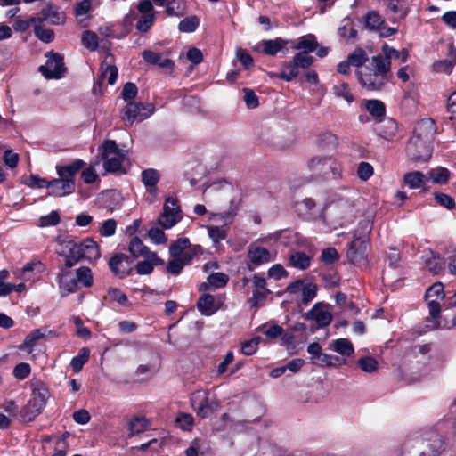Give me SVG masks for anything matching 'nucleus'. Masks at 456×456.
I'll list each match as a JSON object with an SVG mask.
<instances>
[{"label":"nucleus","instance_id":"nucleus-50","mask_svg":"<svg viewBox=\"0 0 456 456\" xmlns=\"http://www.w3.org/2000/svg\"><path fill=\"white\" fill-rule=\"evenodd\" d=\"M425 297L426 300L436 299L438 301L439 299H443L444 297L443 284L441 282L434 283L426 291Z\"/></svg>","mask_w":456,"mask_h":456},{"label":"nucleus","instance_id":"nucleus-32","mask_svg":"<svg viewBox=\"0 0 456 456\" xmlns=\"http://www.w3.org/2000/svg\"><path fill=\"white\" fill-rule=\"evenodd\" d=\"M289 263L295 268L305 270L310 266L311 258L304 252H296L290 255Z\"/></svg>","mask_w":456,"mask_h":456},{"label":"nucleus","instance_id":"nucleus-25","mask_svg":"<svg viewBox=\"0 0 456 456\" xmlns=\"http://www.w3.org/2000/svg\"><path fill=\"white\" fill-rule=\"evenodd\" d=\"M81 250L83 258L88 261H94L100 257L101 253L97 243L90 238L83 240L81 242Z\"/></svg>","mask_w":456,"mask_h":456},{"label":"nucleus","instance_id":"nucleus-28","mask_svg":"<svg viewBox=\"0 0 456 456\" xmlns=\"http://www.w3.org/2000/svg\"><path fill=\"white\" fill-rule=\"evenodd\" d=\"M43 407L37 405L30 399L28 403L20 410V418L22 421H32L41 413Z\"/></svg>","mask_w":456,"mask_h":456},{"label":"nucleus","instance_id":"nucleus-63","mask_svg":"<svg viewBox=\"0 0 456 456\" xmlns=\"http://www.w3.org/2000/svg\"><path fill=\"white\" fill-rule=\"evenodd\" d=\"M60 215L57 211L53 210L50 214L40 217V226H53L60 223Z\"/></svg>","mask_w":456,"mask_h":456},{"label":"nucleus","instance_id":"nucleus-43","mask_svg":"<svg viewBox=\"0 0 456 456\" xmlns=\"http://www.w3.org/2000/svg\"><path fill=\"white\" fill-rule=\"evenodd\" d=\"M430 178L436 183H446L450 177V171L445 167H437L428 172Z\"/></svg>","mask_w":456,"mask_h":456},{"label":"nucleus","instance_id":"nucleus-39","mask_svg":"<svg viewBox=\"0 0 456 456\" xmlns=\"http://www.w3.org/2000/svg\"><path fill=\"white\" fill-rule=\"evenodd\" d=\"M89 358V350L86 347L82 348L78 354L71 359L70 366L75 372H79Z\"/></svg>","mask_w":456,"mask_h":456},{"label":"nucleus","instance_id":"nucleus-45","mask_svg":"<svg viewBox=\"0 0 456 456\" xmlns=\"http://www.w3.org/2000/svg\"><path fill=\"white\" fill-rule=\"evenodd\" d=\"M275 240L285 246H290L297 240V233L292 230H282L275 233Z\"/></svg>","mask_w":456,"mask_h":456},{"label":"nucleus","instance_id":"nucleus-4","mask_svg":"<svg viewBox=\"0 0 456 456\" xmlns=\"http://www.w3.org/2000/svg\"><path fill=\"white\" fill-rule=\"evenodd\" d=\"M314 62V57L304 53H297L290 61H286L281 66L279 74L272 73V77H279L285 81H291L299 75V69H307Z\"/></svg>","mask_w":456,"mask_h":456},{"label":"nucleus","instance_id":"nucleus-34","mask_svg":"<svg viewBox=\"0 0 456 456\" xmlns=\"http://www.w3.org/2000/svg\"><path fill=\"white\" fill-rule=\"evenodd\" d=\"M385 20L376 11H370L364 16L365 27L370 30H378Z\"/></svg>","mask_w":456,"mask_h":456},{"label":"nucleus","instance_id":"nucleus-5","mask_svg":"<svg viewBox=\"0 0 456 456\" xmlns=\"http://www.w3.org/2000/svg\"><path fill=\"white\" fill-rule=\"evenodd\" d=\"M203 253L200 245L191 244L188 238H178L169 246L171 257H177L183 263L190 265L194 258Z\"/></svg>","mask_w":456,"mask_h":456},{"label":"nucleus","instance_id":"nucleus-26","mask_svg":"<svg viewBox=\"0 0 456 456\" xmlns=\"http://www.w3.org/2000/svg\"><path fill=\"white\" fill-rule=\"evenodd\" d=\"M86 166V162L82 159H76L69 165L57 166L56 171L60 177L71 178L74 180L75 175Z\"/></svg>","mask_w":456,"mask_h":456},{"label":"nucleus","instance_id":"nucleus-22","mask_svg":"<svg viewBox=\"0 0 456 456\" xmlns=\"http://www.w3.org/2000/svg\"><path fill=\"white\" fill-rule=\"evenodd\" d=\"M289 43L292 44L291 47L293 49L307 54L315 51L318 46L315 37L312 34L299 37L297 43L293 41H289Z\"/></svg>","mask_w":456,"mask_h":456},{"label":"nucleus","instance_id":"nucleus-6","mask_svg":"<svg viewBox=\"0 0 456 456\" xmlns=\"http://www.w3.org/2000/svg\"><path fill=\"white\" fill-rule=\"evenodd\" d=\"M362 235L354 233V240L350 243L346 256L354 265H360L365 262L367 258V250L369 247V239L367 233L370 232L369 224L366 223Z\"/></svg>","mask_w":456,"mask_h":456},{"label":"nucleus","instance_id":"nucleus-13","mask_svg":"<svg viewBox=\"0 0 456 456\" xmlns=\"http://www.w3.org/2000/svg\"><path fill=\"white\" fill-rule=\"evenodd\" d=\"M60 248L56 249L59 256L65 258V268H71L80 260L84 259L81 250V244L73 240H66L60 244Z\"/></svg>","mask_w":456,"mask_h":456},{"label":"nucleus","instance_id":"nucleus-47","mask_svg":"<svg viewBox=\"0 0 456 456\" xmlns=\"http://www.w3.org/2000/svg\"><path fill=\"white\" fill-rule=\"evenodd\" d=\"M426 267L429 272L437 274L444 269L445 262L439 256H432L426 260Z\"/></svg>","mask_w":456,"mask_h":456},{"label":"nucleus","instance_id":"nucleus-2","mask_svg":"<svg viewBox=\"0 0 456 456\" xmlns=\"http://www.w3.org/2000/svg\"><path fill=\"white\" fill-rule=\"evenodd\" d=\"M307 167L316 180L330 181L342 177L343 166L333 156H314L308 160Z\"/></svg>","mask_w":456,"mask_h":456},{"label":"nucleus","instance_id":"nucleus-33","mask_svg":"<svg viewBox=\"0 0 456 456\" xmlns=\"http://www.w3.org/2000/svg\"><path fill=\"white\" fill-rule=\"evenodd\" d=\"M129 251L133 256L132 258L140 256L147 257L150 253L148 248L143 245L142 241L138 237H134L129 243Z\"/></svg>","mask_w":456,"mask_h":456},{"label":"nucleus","instance_id":"nucleus-37","mask_svg":"<svg viewBox=\"0 0 456 456\" xmlns=\"http://www.w3.org/2000/svg\"><path fill=\"white\" fill-rule=\"evenodd\" d=\"M333 348L337 353L344 356H350L354 354L353 344L346 338L334 340Z\"/></svg>","mask_w":456,"mask_h":456},{"label":"nucleus","instance_id":"nucleus-31","mask_svg":"<svg viewBox=\"0 0 456 456\" xmlns=\"http://www.w3.org/2000/svg\"><path fill=\"white\" fill-rule=\"evenodd\" d=\"M403 180L405 184L411 189H418L425 184V175L419 171L405 174Z\"/></svg>","mask_w":456,"mask_h":456},{"label":"nucleus","instance_id":"nucleus-46","mask_svg":"<svg viewBox=\"0 0 456 456\" xmlns=\"http://www.w3.org/2000/svg\"><path fill=\"white\" fill-rule=\"evenodd\" d=\"M239 210V201L232 200L228 210L216 214L215 216L225 222H232L236 216Z\"/></svg>","mask_w":456,"mask_h":456},{"label":"nucleus","instance_id":"nucleus-8","mask_svg":"<svg viewBox=\"0 0 456 456\" xmlns=\"http://www.w3.org/2000/svg\"><path fill=\"white\" fill-rule=\"evenodd\" d=\"M191 403L197 415L202 419L208 418L218 409L215 395L209 391H196L191 398Z\"/></svg>","mask_w":456,"mask_h":456},{"label":"nucleus","instance_id":"nucleus-17","mask_svg":"<svg viewBox=\"0 0 456 456\" xmlns=\"http://www.w3.org/2000/svg\"><path fill=\"white\" fill-rule=\"evenodd\" d=\"M49 195L63 197L75 191V181L71 178L60 177L51 180Z\"/></svg>","mask_w":456,"mask_h":456},{"label":"nucleus","instance_id":"nucleus-61","mask_svg":"<svg viewBox=\"0 0 456 456\" xmlns=\"http://www.w3.org/2000/svg\"><path fill=\"white\" fill-rule=\"evenodd\" d=\"M259 342L260 338L258 337L243 342L241 345L242 354L248 356L254 354L258 348Z\"/></svg>","mask_w":456,"mask_h":456},{"label":"nucleus","instance_id":"nucleus-9","mask_svg":"<svg viewBox=\"0 0 456 456\" xmlns=\"http://www.w3.org/2000/svg\"><path fill=\"white\" fill-rule=\"evenodd\" d=\"M45 57L47 58L45 64L39 68L43 76L47 79H58L63 77L66 71L63 56L58 53L49 52Z\"/></svg>","mask_w":456,"mask_h":456},{"label":"nucleus","instance_id":"nucleus-59","mask_svg":"<svg viewBox=\"0 0 456 456\" xmlns=\"http://www.w3.org/2000/svg\"><path fill=\"white\" fill-rule=\"evenodd\" d=\"M185 265H188L183 263V261L177 257H172V259L167 262V271L173 275H178L182 273Z\"/></svg>","mask_w":456,"mask_h":456},{"label":"nucleus","instance_id":"nucleus-55","mask_svg":"<svg viewBox=\"0 0 456 456\" xmlns=\"http://www.w3.org/2000/svg\"><path fill=\"white\" fill-rule=\"evenodd\" d=\"M356 172L359 179L367 181L373 175L374 168L369 162L362 161L359 163Z\"/></svg>","mask_w":456,"mask_h":456},{"label":"nucleus","instance_id":"nucleus-44","mask_svg":"<svg viewBox=\"0 0 456 456\" xmlns=\"http://www.w3.org/2000/svg\"><path fill=\"white\" fill-rule=\"evenodd\" d=\"M208 234L214 244L219 243L227 236V229L224 226L210 225L207 227Z\"/></svg>","mask_w":456,"mask_h":456},{"label":"nucleus","instance_id":"nucleus-58","mask_svg":"<svg viewBox=\"0 0 456 456\" xmlns=\"http://www.w3.org/2000/svg\"><path fill=\"white\" fill-rule=\"evenodd\" d=\"M116 229L117 222L114 219L110 218L102 223L99 232L103 237H110L115 234Z\"/></svg>","mask_w":456,"mask_h":456},{"label":"nucleus","instance_id":"nucleus-16","mask_svg":"<svg viewBox=\"0 0 456 456\" xmlns=\"http://www.w3.org/2000/svg\"><path fill=\"white\" fill-rule=\"evenodd\" d=\"M247 256L255 266H259L274 260V256L270 250L254 243L248 246Z\"/></svg>","mask_w":456,"mask_h":456},{"label":"nucleus","instance_id":"nucleus-12","mask_svg":"<svg viewBox=\"0 0 456 456\" xmlns=\"http://www.w3.org/2000/svg\"><path fill=\"white\" fill-rule=\"evenodd\" d=\"M109 267L114 276L124 279L134 269V258L122 253L115 254L109 260Z\"/></svg>","mask_w":456,"mask_h":456},{"label":"nucleus","instance_id":"nucleus-20","mask_svg":"<svg viewBox=\"0 0 456 456\" xmlns=\"http://www.w3.org/2000/svg\"><path fill=\"white\" fill-rule=\"evenodd\" d=\"M67 269L68 268L61 269V273L57 276L61 297H66L70 293H74L79 289L76 277L74 278L71 272Z\"/></svg>","mask_w":456,"mask_h":456},{"label":"nucleus","instance_id":"nucleus-15","mask_svg":"<svg viewBox=\"0 0 456 456\" xmlns=\"http://www.w3.org/2000/svg\"><path fill=\"white\" fill-rule=\"evenodd\" d=\"M305 318L309 321H314L317 328L320 329L328 326L331 322L332 314L327 305L316 303L312 309L305 314Z\"/></svg>","mask_w":456,"mask_h":456},{"label":"nucleus","instance_id":"nucleus-53","mask_svg":"<svg viewBox=\"0 0 456 456\" xmlns=\"http://www.w3.org/2000/svg\"><path fill=\"white\" fill-rule=\"evenodd\" d=\"M81 40L83 45L89 50H95L98 47V37L93 31H84L82 34Z\"/></svg>","mask_w":456,"mask_h":456},{"label":"nucleus","instance_id":"nucleus-40","mask_svg":"<svg viewBox=\"0 0 456 456\" xmlns=\"http://www.w3.org/2000/svg\"><path fill=\"white\" fill-rule=\"evenodd\" d=\"M45 330L36 329L33 330L24 339L23 344L20 346V349L33 348L37 341L43 338L45 336Z\"/></svg>","mask_w":456,"mask_h":456},{"label":"nucleus","instance_id":"nucleus-19","mask_svg":"<svg viewBox=\"0 0 456 456\" xmlns=\"http://www.w3.org/2000/svg\"><path fill=\"white\" fill-rule=\"evenodd\" d=\"M436 133V126L432 118H423L418 121L411 137L432 142Z\"/></svg>","mask_w":456,"mask_h":456},{"label":"nucleus","instance_id":"nucleus-11","mask_svg":"<svg viewBox=\"0 0 456 456\" xmlns=\"http://www.w3.org/2000/svg\"><path fill=\"white\" fill-rule=\"evenodd\" d=\"M430 143L429 141L411 137L406 147L408 156L414 161L428 160L432 155Z\"/></svg>","mask_w":456,"mask_h":456},{"label":"nucleus","instance_id":"nucleus-30","mask_svg":"<svg viewBox=\"0 0 456 456\" xmlns=\"http://www.w3.org/2000/svg\"><path fill=\"white\" fill-rule=\"evenodd\" d=\"M382 53L384 57L391 62L392 60L401 59V62L404 63L408 59V51L406 49H403L401 52L395 49L392 46H389L387 44H384L382 45Z\"/></svg>","mask_w":456,"mask_h":456},{"label":"nucleus","instance_id":"nucleus-56","mask_svg":"<svg viewBox=\"0 0 456 456\" xmlns=\"http://www.w3.org/2000/svg\"><path fill=\"white\" fill-rule=\"evenodd\" d=\"M229 281L228 275L223 273H213L208 277V281L209 285L214 288H222L224 287Z\"/></svg>","mask_w":456,"mask_h":456},{"label":"nucleus","instance_id":"nucleus-36","mask_svg":"<svg viewBox=\"0 0 456 456\" xmlns=\"http://www.w3.org/2000/svg\"><path fill=\"white\" fill-rule=\"evenodd\" d=\"M76 279L78 285L81 284L82 286L86 288H89L93 285V274L89 267L81 266L78 269H77Z\"/></svg>","mask_w":456,"mask_h":456},{"label":"nucleus","instance_id":"nucleus-51","mask_svg":"<svg viewBox=\"0 0 456 456\" xmlns=\"http://www.w3.org/2000/svg\"><path fill=\"white\" fill-rule=\"evenodd\" d=\"M297 209L304 211L306 218L314 217V208L316 207L315 201L312 198H305L304 200L297 203Z\"/></svg>","mask_w":456,"mask_h":456},{"label":"nucleus","instance_id":"nucleus-14","mask_svg":"<svg viewBox=\"0 0 456 456\" xmlns=\"http://www.w3.org/2000/svg\"><path fill=\"white\" fill-rule=\"evenodd\" d=\"M424 448L420 456H441L445 451V443L443 436L436 431L426 434L423 441Z\"/></svg>","mask_w":456,"mask_h":456},{"label":"nucleus","instance_id":"nucleus-48","mask_svg":"<svg viewBox=\"0 0 456 456\" xmlns=\"http://www.w3.org/2000/svg\"><path fill=\"white\" fill-rule=\"evenodd\" d=\"M302 299L303 305H306L309 302L314 300L317 294V285L313 282L304 284L302 288Z\"/></svg>","mask_w":456,"mask_h":456},{"label":"nucleus","instance_id":"nucleus-24","mask_svg":"<svg viewBox=\"0 0 456 456\" xmlns=\"http://www.w3.org/2000/svg\"><path fill=\"white\" fill-rule=\"evenodd\" d=\"M289 40H284L281 37H277L275 39H265L260 42V45H262V52L270 56H274L278 52L283 49V46L286 44H289Z\"/></svg>","mask_w":456,"mask_h":456},{"label":"nucleus","instance_id":"nucleus-35","mask_svg":"<svg viewBox=\"0 0 456 456\" xmlns=\"http://www.w3.org/2000/svg\"><path fill=\"white\" fill-rule=\"evenodd\" d=\"M364 106L370 114L375 118H381L386 114L385 104L379 100H367Z\"/></svg>","mask_w":456,"mask_h":456},{"label":"nucleus","instance_id":"nucleus-3","mask_svg":"<svg viewBox=\"0 0 456 456\" xmlns=\"http://www.w3.org/2000/svg\"><path fill=\"white\" fill-rule=\"evenodd\" d=\"M99 151L107 172H118L122 168L125 153L118 149L115 141L105 140L99 148Z\"/></svg>","mask_w":456,"mask_h":456},{"label":"nucleus","instance_id":"nucleus-57","mask_svg":"<svg viewBox=\"0 0 456 456\" xmlns=\"http://www.w3.org/2000/svg\"><path fill=\"white\" fill-rule=\"evenodd\" d=\"M243 101L248 109H255L259 105L258 97L250 88H243Z\"/></svg>","mask_w":456,"mask_h":456},{"label":"nucleus","instance_id":"nucleus-52","mask_svg":"<svg viewBox=\"0 0 456 456\" xmlns=\"http://www.w3.org/2000/svg\"><path fill=\"white\" fill-rule=\"evenodd\" d=\"M47 398L48 390L44 387H40L33 389L30 400L44 408Z\"/></svg>","mask_w":456,"mask_h":456},{"label":"nucleus","instance_id":"nucleus-18","mask_svg":"<svg viewBox=\"0 0 456 456\" xmlns=\"http://www.w3.org/2000/svg\"><path fill=\"white\" fill-rule=\"evenodd\" d=\"M64 18V14L59 12V8L49 3L41 10L40 16L31 17V21L37 23L49 21L51 24L57 25L63 22Z\"/></svg>","mask_w":456,"mask_h":456},{"label":"nucleus","instance_id":"nucleus-60","mask_svg":"<svg viewBox=\"0 0 456 456\" xmlns=\"http://www.w3.org/2000/svg\"><path fill=\"white\" fill-rule=\"evenodd\" d=\"M449 272L456 274V245L450 246L445 251Z\"/></svg>","mask_w":456,"mask_h":456},{"label":"nucleus","instance_id":"nucleus-42","mask_svg":"<svg viewBox=\"0 0 456 456\" xmlns=\"http://www.w3.org/2000/svg\"><path fill=\"white\" fill-rule=\"evenodd\" d=\"M347 60L352 66L361 68L368 61V57L365 51L358 47L348 55Z\"/></svg>","mask_w":456,"mask_h":456},{"label":"nucleus","instance_id":"nucleus-64","mask_svg":"<svg viewBox=\"0 0 456 456\" xmlns=\"http://www.w3.org/2000/svg\"><path fill=\"white\" fill-rule=\"evenodd\" d=\"M435 200L440 206L452 209L455 206L454 200L448 194L438 192L434 194Z\"/></svg>","mask_w":456,"mask_h":456},{"label":"nucleus","instance_id":"nucleus-54","mask_svg":"<svg viewBox=\"0 0 456 456\" xmlns=\"http://www.w3.org/2000/svg\"><path fill=\"white\" fill-rule=\"evenodd\" d=\"M360 369L365 372H374L378 369V362L370 356L362 357L357 361Z\"/></svg>","mask_w":456,"mask_h":456},{"label":"nucleus","instance_id":"nucleus-1","mask_svg":"<svg viewBox=\"0 0 456 456\" xmlns=\"http://www.w3.org/2000/svg\"><path fill=\"white\" fill-rule=\"evenodd\" d=\"M370 65L357 71L358 80L370 90H380L391 77V62L381 53L373 56Z\"/></svg>","mask_w":456,"mask_h":456},{"label":"nucleus","instance_id":"nucleus-27","mask_svg":"<svg viewBox=\"0 0 456 456\" xmlns=\"http://www.w3.org/2000/svg\"><path fill=\"white\" fill-rule=\"evenodd\" d=\"M198 310L201 314L209 316L218 310L216 305L215 297L210 294H203L197 302Z\"/></svg>","mask_w":456,"mask_h":456},{"label":"nucleus","instance_id":"nucleus-7","mask_svg":"<svg viewBox=\"0 0 456 456\" xmlns=\"http://www.w3.org/2000/svg\"><path fill=\"white\" fill-rule=\"evenodd\" d=\"M155 111L152 104H142L136 102H129L122 110L121 118L125 126H130L134 121H142L151 116Z\"/></svg>","mask_w":456,"mask_h":456},{"label":"nucleus","instance_id":"nucleus-23","mask_svg":"<svg viewBox=\"0 0 456 456\" xmlns=\"http://www.w3.org/2000/svg\"><path fill=\"white\" fill-rule=\"evenodd\" d=\"M397 129L398 126L395 119L386 118L380 121L375 130L379 136L389 141L395 136Z\"/></svg>","mask_w":456,"mask_h":456},{"label":"nucleus","instance_id":"nucleus-49","mask_svg":"<svg viewBox=\"0 0 456 456\" xmlns=\"http://www.w3.org/2000/svg\"><path fill=\"white\" fill-rule=\"evenodd\" d=\"M42 23H36L34 26L35 36L44 43H50L54 39L53 30L44 28Z\"/></svg>","mask_w":456,"mask_h":456},{"label":"nucleus","instance_id":"nucleus-29","mask_svg":"<svg viewBox=\"0 0 456 456\" xmlns=\"http://www.w3.org/2000/svg\"><path fill=\"white\" fill-rule=\"evenodd\" d=\"M187 12L185 0H170L166 8L168 16L183 17Z\"/></svg>","mask_w":456,"mask_h":456},{"label":"nucleus","instance_id":"nucleus-62","mask_svg":"<svg viewBox=\"0 0 456 456\" xmlns=\"http://www.w3.org/2000/svg\"><path fill=\"white\" fill-rule=\"evenodd\" d=\"M109 297L121 305H127L129 304L126 295L118 288H110L108 289Z\"/></svg>","mask_w":456,"mask_h":456},{"label":"nucleus","instance_id":"nucleus-21","mask_svg":"<svg viewBox=\"0 0 456 456\" xmlns=\"http://www.w3.org/2000/svg\"><path fill=\"white\" fill-rule=\"evenodd\" d=\"M141 179L146 191L151 195L156 196L158 193L157 184L160 179V175L159 171L154 168H147L142 172Z\"/></svg>","mask_w":456,"mask_h":456},{"label":"nucleus","instance_id":"nucleus-10","mask_svg":"<svg viewBox=\"0 0 456 456\" xmlns=\"http://www.w3.org/2000/svg\"><path fill=\"white\" fill-rule=\"evenodd\" d=\"M182 218L181 209L175 199L167 198L163 206V212L158 219V223L164 229L173 227Z\"/></svg>","mask_w":456,"mask_h":456},{"label":"nucleus","instance_id":"nucleus-38","mask_svg":"<svg viewBox=\"0 0 456 456\" xmlns=\"http://www.w3.org/2000/svg\"><path fill=\"white\" fill-rule=\"evenodd\" d=\"M332 90L336 97L342 98L348 103H351L354 100L349 86L346 83H338L333 86Z\"/></svg>","mask_w":456,"mask_h":456},{"label":"nucleus","instance_id":"nucleus-41","mask_svg":"<svg viewBox=\"0 0 456 456\" xmlns=\"http://www.w3.org/2000/svg\"><path fill=\"white\" fill-rule=\"evenodd\" d=\"M200 25V20L196 16H191L182 20L178 25V29L183 33L194 32Z\"/></svg>","mask_w":456,"mask_h":456}]
</instances>
